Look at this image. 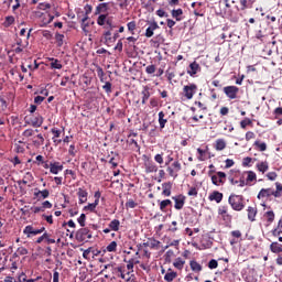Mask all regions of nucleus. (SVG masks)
Segmentation results:
<instances>
[{"label":"nucleus","mask_w":282,"mask_h":282,"mask_svg":"<svg viewBox=\"0 0 282 282\" xmlns=\"http://www.w3.org/2000/svg\"><path fill=\"white\" fill-rule=\"evenodd\" d=\"M14 23V17L8 15L3 22L4 28H10Z\"/></svg>","instance_id":"a19ab883"},{"label":"nucleus","mask_w":282,"mask_h":282,"mask_svg":"<svg viewBox=\"0 0 282 282\" xmlns=\"http://www.w3.org/2000/svg\"><path fill=\"white\" fill-rule=\"evenodd\" d=\"M173 169L175 170L176 173H180V171H182V163H180V161H175L172 164Z\"/></svg>","instance_id":"13d9d810"},{"label":"nucleus","mask_w":282,"mask_h":282,"mask_svg":"<svg viewBox=\"0 0 282 282\" xmlns=\"http://www.w3.org/2000/svg\"><path fill=\"white\" fill-rule=\"evenodd\" d=\"M195 91H197V85L195 84L184 86L183 88V94L187 100H191L195 96Z\"/></svg>","instance_id":"423d86ee"},{"label":"nucleus","mask_w":282,"mask_h":282,"mask_svg":"<svg viewBox=\"0 0 282 282\" xmlns=\"http://www.w3.org/2000/svg\"><path fill=\"white\" fill-rule=\"evenodd\" d=\"M268 180H270V182H274L276 180V177H279V175L276 174V172H269L267 174Z\"/></svg>","instance_id":"6e6d98bb"},{"label":"nucleus","mask_w":282,"mask_h":282,"mask_svg":"<svg viewBox=\"0 0 282 282\" xmlns=\"http://www.w3.org/2000/svg\"><path fill=\"white\" fill-rule=\"evenodd\" d=\"M226 213H228V206H220L218 208V215H226Z\"/></svg>","instance_id":"338daca9"},{"label":"nucleus","mask_w":282,"mask_h":282,"mask_svg":"<svg viewBox=\"0 0 282 282\" xmlns=\"http://www.w3.org/2000/svg\"><path fill=\"white\" fill-rule=\"evenodd\" d=\"M254 147H257L259 151H267L268 149V144H265V142L260 143L259 141H256Z\"/></svg>","instance_id":"49530a36"},{"label":"nucleus","mask_w":282,"mask_h":282,"mask_svg":"<svg viewBox=\"0 0 282 282\" xmlns=\"http://www.w3.org/2000/svg\"><path fill=\"white\" fill-rule=\"evenodd\" d=\"M111 30H108L104 33L105 36V43H111L112 39H111Z\"/></svg>","instance_id":"3c124183"},{"label":"nucleus","mask_w":282,"mask_h":282,"mask_svg":"<svg viewBox=\"0 0 282 282\" xmlns=\"http://www.w3.org/2000/svg\"><path fill=\"white\" fill-rule=\"evenodd\" d=\"M215 149L216 151H224V149H226V140L224 139L216 140Z\"/></svg>","instance_id":"393cba45"},{"label":"nucleus","mask_w":282,"mask_h":282,"mask_svg":"<svg viewBox=\"0 0 282 282\" xmlns=\"http://www.w3.org/2000/svg\"><path fill=\"white\" fill-rule=\"evenodd\" d=\"M275 191H273V197H281L282 196V184L276 182L275 183Z\"/></svg>","instance_id":"c756f323"},{"label":"nucleus","mask_w":282,"mask_h":282,"mask_svg":"<svg viewBox=\"0 0 282 282\" xmlns=\"http://www.w3.org/2000/svg\"><path fill=\"white\" fill-rule=\"evenodd\" d=\"M14 254L15 257H24L25 254H28V249L25 247H19Z\"/></svg>","instance_id":"58836bf2"},{"label":"nucleus","mask_w":282,"mask_h":282,"mask_svg":"<svg viewBox=\"0 0 282 282\" xmlns=\"http://www.w3.org/2000/svg\"><path fill=\"white\" fill-rule=\"evenodd\" d=\"M249 124H252V120L250 119H245L240 122L241 129H246V127H248Z\"/></svg>","instance_id":"680f3d73"},{"label":"nucleus","mask_w":282,"mask_h":282,"mask_svg":"<svg viewBox=\"0 0 282 282\" xmlns=\"http://www.w3.org/2000/svg\"><path fill=\"white\" fill-rule=\"evenodd\" d=\"M102 89L106 91V94H111V82H106Z\"/></svg>","instance_id":"4d7b16f0"},{"label":"nucleus","mask_w":282,"mask_h":282,"mask_svg":"<svg viewBox=\"0 0 282 282\" xmlns=\"http://www.w3.org/2000/svg\"><path fill=\"white\" fill-rule=\"evenodd\" d=\"M145 173H158V165L155 163L148 161L144 163Z\"/></svg>","instance_id":"f3484780"},{"label":"nucleus","mask_w":282,"mask_h":282,"mask_svg":"<svg viewBox=\"0 0 282 282\" xmlns=\"http://www.w3.org/2000/svg\"><path fill=\"white\" fill-rule=\"evenodd\" d=\"M109 10V3L107 2H101L99 3L96 9H95V17H98Z\"/></svg>","instance_id":"9d476101"},{"label":"nucleus","mask_w":282,"mask_h":282,"mask_svg":"<svg viewBox=\"0 0 282 282\" xmlns=\"http://www.w3.org/2000/svg\"><path fill=\"white\" fill-rule=\"evenodd\" d=\"M135 206H138V203H135L133 199H130L126 203L127 208H135Z\"/></svg>","instance_id":"e2e57ef3"},{"label":"nucleus","mask_w":282,"mask_h":282,"mask_svg":"<svg viewBox=\"0 0 282 282\" xmlns=\"http://www.w3.org/2000/svg\"><path fill=\"white\" fill-rule=\"evenodd\" d=\"M51 68L52 69H63V64H61V61L56 58H51Z\"/></svg>","instance_id":"bb28decb"},{"label":"nucleus","mask_w":282,"mask_h":282,"mask_svg":"<svg viewBox=\"0 0 282 282\" xmlns=\"http://www.w3.org/2000/svg\"><path fill=\"white\" fill-rule=\"evenodd\" d=\"M23 235H26V237L30 239V237H36V235H39V230L32 225H28L23 230Z\"/></svg>","instance_id":"ddd939ff"},{"label":"nucleus","mask_w":282,"mask_h":282,"mask_svg":"<svg viewBox=\"0 0 282 282\" xmlns=\"http://www.w3.org/2000/svg\"><path fill=\"white\" fill-rule=\"evenodd\" d=\"M154 161L158 163V164H164V158L162 156V154H156L154 156Z\"/></svg>","instance_id":"0e129e2a"},{"label":"nucleus","mask_w":282,"mask_h":282,"mask_svg":"<svg viewBox=\"0 0 282 282\" xmlns=\"http://www.w3.org/2000/svg\"><path fill=\"white\" fill-rule=\"evenodd\" d=\"M184 263H186V261H184V259L182 258H176L175 261L173 262L174 268H176L177 270H182L184 268Z\"/></svg>","instance_id":"cd10ccee"},{"label":"nucleus","mask_w":282,"mask_h":282,"mask_svg":"<svg viewBox=\"0 0 282 282\" xmlns=\"http://www.w3.org/2000/svg\"><path fill=\"white\" fill-rule=\"evenodd\" d=\"M97 76L101 83H105V70L100 66L97 67Z\"/></svg>","instance_id":"a18cd8bd"},{"label":"nucleus","mask_w":282,"mask_h":282,"mask_svg":"<svg viewBox=\"0 0 282 282\" xmlns=\"http://www.w3.org/2000/svg\"><path fill=\"white\" fill-rule=\"evenodd\" d=\"M167 173H169L170 177H174V180H175V177H177V172L171 166H167Z\"/></svg>","instance_id":"052dcab7"},{"label":"nucleus","mask_w":282,"mask_h":282,"mask_svg":"<svg viewBox=\"0 0 282 282\" xmlns=\"http://www.w3.org/2000/svg\"><path fill=\"white\" fill-rule=\"evenodd\" d=\"M113 274H117V276H120V279H123L126 282H135V275L131 274V276L127 278V274H124V270L122 267H118L113 269Z\"/></svg>","instance_id":"39448f33"},{"label":"nucleus","mask_w":282,"mask_h":282,"mask_svg":"<svg viewBox=\"0 0 282 282\" xmlns=\"http://www.w3.org/2000/svg\"><path fill=\"white\" fill-rule=\"evenodd\" d=\"M208 199H209V202H215L216 204H221V199H224V194L215 191L208 196Z\"/></svg>","instance_id":"f8f14e48"},{"label":"nucleus","mask_w":282,"mask_h":282,"mask_svg":"<svg viewBox=\"0 0 282 282\" xmlns=\"http://www.w3.org/2000/svg\"><path fill=\"white\" fill-rule=\"evenodd\" d=\"M166 122H167V120L164 119V111H160L159 112V124H160L161 129H164V127H166Z\"/></svg>","instance_id":"7c9ffc66"},{"label":"nucleus","mask_w":282,"mask_h":282,"mask_svg":"<svg viewBox=\"0 0 282 282\" xmlns=\"http://www.w3.org/2000/svg\"><path fill=\"white\" fill-rule=\"evenodd\" d=\"M15 282H28V276L25 273H21Z\"/></svg>","instance_id":"774afa93"},{"label":"nucleus","mask_w":282,"mask_h":282,"mask_svg":"<svg viewBox=\"0 0 282 282\" xmlns=\"http://www.w3.org/2000/svg\"><path fill=\"white\" fill-rule=\"evenodd\" d=\"M173 204V202H171V199H164L160 203V210H162V213H164L166 210L167 206H171Z\"/></svg>","instance_id":"473e14b6"},{"label":"nucleus","mask_w":282,"mask_h":282,"mask_svg":"<svg viewBox=\"0 0 282 282\" xmlns=\"http://www.w3.org/2000/svg\"><path fill=\"white\" fill-rule=\"evenodd\" d=\"M107 21H109V19H107V14H100L97 18V25H105V23L107 24Z\"/></svg>","instance_id":"2f4dec72"},{"label":"nucleus","mask_w":282,"mask_h":282,"mask_svg":"<svg viewBox=\"0 0 282 282\" xmlns=\"http://www.w3.org/2000/svg\"><path fill=\"white\" fill-rule=\"evenodd\" d=\"M228 204L231 206L232 210L241 213V210L246 208V198L243 195L230 194Z\"/></svg>","instance_id":"f257e3e1"},{"label":"nucleus","mask_w":282,"mask_h":282,"mask_svg":"<svg viewBox=\"0 0 282 282\" xmlns=\"http://www.w3.org/2000/svg\"><path fill=\"white\" fill-rule=\"evenodd\" d=\"M109 228H110V230H113L115 232H118V231L120 230V220L113 219V220L109 224Z\"/></svg>","instance_id":"a878e982"},{"label":"nucleus","mask_w":282,"mask_h":282,"mask_svg":"<svg viewBox=\"0 0 282 282\" xmlns=\"http://www.w3.org/2000/svg\"><path fill=\"white\" fill-rule=\"evenodd\" d=\"M274 196V189L272 188H262L258 194V199H263L264 197H272Z\"/></svg>","instance_id":"4468645a"},{"label":"nucleus","mask_w":282,"mask_h":282,"mask_svg":"<svg viewBox=\"0 0 282 282\" xmlns=\"http://www.w3.org/2000/svg\"><path fill=\"white\" fill-rule=\"evenodd\" d=\"M177 278V272H167L165 275H164V279L167 281V282H171L173 280H175Z\"/></svg>","instance_id":"4c0bfd02"},{"label":"nucleus","mask_w":282,"mask_h":282,"mask_svg":"<svg viewBox=\"0 0 282 282\" xmlns=\"http://www.w3.org/2000/svg\"><path fill=\"white\" fill-rule=\"evenodd\" d=\"M248 176H247V184H249V182H254L257 181V174L252 171L247 172Z\"/></svg>","instance_id":"c03bdc74"},{"label":"nucleus","mask_w":282,"mask_h":282,"mask_svg":"<svg viewBox=\"0 0 282 282\" xmlns=\"http://www.w3.org/2000/svg\"><path fill=\"white\" fill-rule=\"evenodd\" d=\"M257 169L260 173H265L270 169V165H268V162H260L257 164Z\"/></svg>","instance_id":"c85d7f7f"},{"label":"nucleus","mask_w":282,"mask_h":282,"mask_svg":"<svg viewBox=\"0 0 282 282\" xmlns=\"http://www.w3.org/2000/svg\"><path fill=\"white\" fill-rule=\"evenodd\" d=\"M96 206H98V200H95L94 203L88 204L84 207V210H89L90 213H94L96 210Z\"/></svg>","instance_id":"79ce46f5"},{"label":"nucleus","mask_w":282,"mask_h":282,"mask_svg":"<svg viewBox=\"0 0 282 282\" xmlns=\"http://www.w3.org/2000/svg\"><path fill=\"white\" fill-rule=\"evenodd\" d=\"M187 195H189V197H197V188L191 187Z\"/></svg>","instance_id":"69168bd1"},{"label":"nucleus","mask_w":282,"mask_h":282,"mask_svg":"<svg viewBox=\"0 0 282 282\" xmlns=\"http://www.w3.org/2000/svg\"><path fill=\"white\" fill-rule=\"evenodd\" d=\"M32 127H41L43 124V117H36L31 122Z\"/></svg>","instance_id":"37998d69"},{"label":"nucleus","mask_w":282,"mask_h":282,"mask_svg":"<svg viewBox=\"0 0 282 282\" xmlns=\"http://www.w3.org/2000/svg\"><path fill=\"white\" fill-rule=\"evenodd\" d=\"M87 195H89L83 187L78 188L77 196L79 197V204L87 202Z\"/></svg>","instance_id":"a211bd4d"},{"label":"nucleus","mask_w":282,"mask_h":282,"mask_svg":"<svg viewBox=\"0 0 282 282\" xmlns=\"http://www.w3.org/2000/svg\"><path fill=\"white\" fill-rule=\"evenodd\" d=\"M264 217L267 218L268 224H272V221H274V212L273 210H269L264 213Z\"/></svg>","instance_id":"c9c22d12"},{"label":"nucleus","mask_w":282,"mask_h":282,"mask_svg":"<svg viewBox=\"0 0 282 282\" xmlns=\"http://www.w3.org/2000/svg\"><path fill=\"white\" fill-rule=\"evenodd\" d=\"M61 171H63V164H61V162L50 163V173L53 175H58Z\"/></svg>","instance_id":"1a4fd4ad"},{"label":"nucleus","mask_w":282,"mask_h":282,"mask_svg":"<svg viewBox=\"0 0 282 282\" xmlns=\"http://www.w3.org/2000/svg\"><path fill=\"white\" fill-rule=\"evenodd\" d=\"M206 13V11L204 9H202V7H197L195 10H194V14L195 17H204Z\"/></svg>","instance_id":"09e8293b"},{"label":"nucleus","mask_w":282,"mask_h":282,"mask_svg":"<svg viewBox=\"0 0 282 282\" xmlns=\"http://www.w3.org/2000/svg\"><path fill=\"white\" fill-rule=\"evenodd\" d=\"M50 8H52V4L45 3V2H41V3L37 6V10H50Z\"/></svg>","instance_id":"603ef678"},{"label":"nucleus","mask_w":282,"mask_h":282,"mask_svg":"<svg viewBox=\"0 0 282 282\" xmlns=\"http://www.w3.org/2000/svg\"><path fill=\"white\" fill-rule=\"evenodd\" d=\"M219 263L217 262V260L215 259H212L209 262H208V268L209 270H216V268H218Z\"/></svg>","instance_id":"8fccbe9b"},{"label":"nucleus","mask_w":282,"mask_h":282,"mask_svg":"<svg viewBox=\"0 0 282 282\" xmlns=\"http://www.w3.org/2000/svg\"><path fill=\"white\" fill-rule=\"evenodd\" d=\"M22 135L24 138H32V135H34V130L33 129H26L23 131Z\"/></svg>","instance_id":"5fc2aeb1"},{"label":"nucleus","mask_w":282,"mask_h":282,"mask_svg":"<svg viewBox=\"0 0 282 282\" xmlns=\"http://www.w3.org/2000/svg\"><path fill=\"white\" fill-rule=\"evenodd\" d=\"M197 72H199V64L197 62L191 63L189 70H187V74H189V76H195Z\"/></svg>","instance_id":"6ab92c4d"},{"label":"nucleus","mask_w":282,"mask_h":282,"mask_svg":"<svg viewBox=\"0 0 282 282\" xmlns=\"http://www.w3.org/2000/svg\"><path fill=\"white\" fill-rule=\"evenodd\" d=\"M257 206H248L247 208V215H248V219L249 221H257Z\"/></svg>","instance_id":"9b49d317"},{"label":"nucleus","mask_w":282,"mask_h":282,"mask_svg":"<svg viewBox=\"0 0 282 282\" xmlns=\"http://www.w3.org/2000/svg\"><path fill=\"white\" fill-rule=\"evenodd\" d=\"M189 268L193 272H202L203 268H202V264H199V262L195 261V260H192L189 262Z\"/></svg>","instance_id":"aec40b11"},{"label":"nucleus","mask_w":282,"mask_h":282,"mask_svg":"<svg viewBox=\"0 0 282 282\" xmlns=\"http://www.w3.org/2000/svg\"><path fill=\"white\" fill-rule=\"evenodd\" d=\"M105 28V30H107V31H113V28H116L115 25H113V23L111 22V19H108L107 21H106V25L104 26Z\"/></svg>","instance_id":"864d4df0"},{"label":"nucleus","mask_w":282,"mask_h":282,"mask_svg":"<svg viewBox=\"0 0 282 282\" xmlns=\"http://www.w3.org/2000/svg\"><path fill=\"white\" fill-rule=\"evenodd\" d=\"M65 39L64 34L56 33L55 34V41L57 43V47H63V40Z\"/></svg>","instance_id":"e433bc0d"},{"label":"nucleus","mask_w":282,"mask_h":282,"mask_svg":"<svg viewBox=\"0 0 282 282\" xmlns=\"http://www.w3.org/2000/svg\"><path fill=\"white\" fill-rule=\"evenodd\" d=\"M107 252H116L118 250V242L111 241L107 247H106Z\"/></svg>","instance_id":"72a5a7b5"},{"label":"nucleus","mask_w":282,"mask_h":282,"mask_svg":"<svg viewBox=\"0 0 282 282\" xmlns=\"http://www.w3.org/2000/svg\"><path fill=\"white\" fill-rule=\"evenodd\" d=\"M93 235L91 231L89 230V228H82L79 229L76 235H75V239H77L78 241H89V239H91Z\"/></svg>","instance_id":"f03ea898"},{"label":"nucleus","mask_w":282,"mask_h":282,"mask_svg":"<svg viewBox=\"0 0 282 282\" xmlns=\"http://www.w3.org/2000/svg\"><path fill=\"white\" fill-rule=\"evenodd\" d=\"M79 226H82V228H85V221H87V216L85 214H82L78 219H77Z\"/></svg>","instance_id":"de8ad7c7"},{"label":"nucleus","mask_w":282,"mask_h":282,"mask_svg":"<svg viewBox=\"0 0 282 282\" xmlns=\"http://www.w3.org/2000/svg\"><path fill=\"white\" fill-rule=\"evenodd\" d=\"M149 242H150V249L151 250H160V246H161L162 242H160L155 238H149Z\"/></svg>","instance_id":"4be33fe9"},{"label":"nucleus","mask_w":282,"mask_h":282,"mask_svg":"<svg viewBox=\"0 0 282 282\" xmlns=\"http://www.w3.org/2000/svg\"><path fill=\"white\" fill-rule=\"evenodd\" d=\"M172 199L175 202L174 208L176 210H182V208H184V204H186V196L177 195V196H173Z\"/></svg>","instance_id":"0eeeda50"},{"label":"nucleus","mask_w":282,"mask_h":282,"mask_svg":"<svg viewBox=\"0 0 282 282\" xmlns=\"http://www.w3.org/2000/svg\"><path fill=\"white\" fill-rule=\"evenodd\" d=\"M212 183L215 186H223V184H226V173L217 172L216 175H212Z\"/></svg>","instance_id":"20e7f679"},{"label":"nucleus","mask_w":282,"mask_h":282,"mask_svg":"<svg viewBox=\"0 0 282 282\" xmlns=\"http://www.w3.org/2000/svg\"><path fill=\"white\" fill-rule=\"evenodd\" d=\"M142 95V105H147V100L151 98V93L149 91V87L145 86L143 90L141 91Z\"/></svg>","instance_id":"412c9836"},{"label":"nucleus","mask_w":282,"mask_h":282,"mask_svg":"<svg viewBox=\"0 0 282 282\" xmlns=\"http://www.w3.org/2000/svg\"><path fill=\"white\" fill-rule=\"evenodd\" d=\"M171 14L176 21H182V14H184V11L182 9H174Z\"/></svg>","instance_id":"b1692460"},{"label":"nucleus","mask_w":282,"mask_h":282,"mask_svg":"<svg viewBox=\"0 0 282 282\" xmlns=\"http://www.w3.org/2000/svg\"><path fill=\"white\" fill-rule=\"evenodd\" d=\"M127 270L128 272H133V265H135V263H140V261L135 260V259H130L127 261Z\"/></svg>","instance_id":"f704fd0d"},{"label":"nucleus","mask_w":282,"mask_h":282,"mask_svg":"<svg viewBox=\"0 0 282 282\" xmlns=\"http://www.w3.org/2000/svg\"><path fill=\"white\" fill-rule=\"evenodd\" d=\"M155 69H156L155 65H153V64L149 65L145 67V73L147 74H155Z\"/></svg>","instance_id":"bf43d9fd"},{"label":"nucleus","mask_w":282,"mask_h":282,"mask_svg":"<svg viewBox=\"0 0 282 282\" xmlns=\"http://www.w3.org/2000/svg\"><path fill=\"white\" fill-rule=\"evenodd\" d=\"M43 239H45L46 243H56V239L54 238H50L52 237L47 231H45L43 235H42Z\"/></svg>","instance_id":"ea45409f"},{"label":"nucleus","mask_w":282,"mask_h":282,"mask_svg":"<svg viewBox=\"0 0 282 282\" xmlns=\"http://www.w3.org/2000/svg\"><path fill=\"white\" fill-rule=\"evenodd\" d=\"M33 195L34 199H47V197H50V189L40 191L39 188H35Z\"/></svg>","instance_id":"6e6552de"},{"label":"nucleus","mask_w":282,"mask_h":282,"mask_svg":"<svg viewBox=\"0 0 282 282\" xmlns=\"http://www.w3.org/2000/svg\"><path fill=\"white\" fill-rule=\"evenodd\" d=\"M162 188H163L162 195L164 197H171V191L173 188V183H171V182L163 183Z\"/></svg>","instance_id":"2eb2a0df"},{"label":"nucleus","mask_w":282,"mask_h":282,"mask_svg":"<svg viewBox=\"0 0 282 282\" xmlns=\"http://www.w3.org/2000/svg\"><path fill=\"white\" fill-rule=\"evenodd\" d=\"M271 252H274V254H279L282 252V246L279 242H272L270 245Z\"/></svg>","instance_id":"5701e85b"},{"label":"nucleus","mask_w":282,"mask_h":282,"mask_svg":"<svg viewBox=\"0 0 282 282\" xmlns=\"http://www.w3.org/2000/svg\"><path fill=\"white\" fill-rule=\"evenodd\" d=\"M225 96L229 98V100H235L237 98V94H239V87L237 86H227L223 89Z\"/></svg>","instance_id":"7ed1b4c3"},{"label":"nucleus","mask_w":282,"mask_h":282,"mask_svg":"<svg viewBox=\"0 0 282 282\" xmlns=\"http://www.w3.org/2000/svg\"><path fill=\"white\" fill-rule=\"evenodd\" d=\"M159 29H160V25H158V22H152L150 26L145 30L147 39H151V36H153V32H155V30H159Z\"/></svg>","instance_id":"dca6fc26"}]
</instances>
